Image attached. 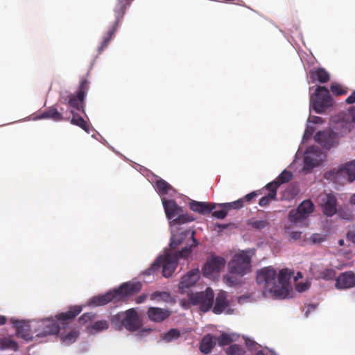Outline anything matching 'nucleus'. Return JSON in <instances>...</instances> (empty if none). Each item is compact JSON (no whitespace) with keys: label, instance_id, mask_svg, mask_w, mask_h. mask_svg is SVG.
I'll list each match as a JSON object with an SVG mask.
<instances>
[{"label":"nucleus","instance_id":"39","mask_svg":"<svg viewBox=\"0 0 355 355\" xmlns=\"http://www.w3.org/2000/svg\"><path fill=\"white\" fill-rule=\"evenodd\" d=\"M79 336V332L76 330H72L67 334L61 337L62 340L67 345L71 344L76 341Z\"/></svg>","mask_w":355,"mask_h":355},{"label":"nucleus","instance_id":"51","mask_svg":"<svg viewBox=\"0 0 355 355\" xmlns=\"http://www.w3.org/2000/svg\"><path fill=\"white\" fill-rule=\"evenodd\" d=\"M259 195L258 191H252L247 195H245L243 198L241 199H243V203L245 202L250 203L253 198H254L256 196Z\"/></svg>","mask_w":355,"mask_h":355},{"label":"nucleus","instance_id":"21","mask_svg":"<svg viewBox=\"0 0 355 355\" xmlns=\"http://www.w3.org/2000/svg\"><path fill=\"white\" fill-rule=\"evenodd\" d=\"M343 177L349 182L355 180V160L345 164L336 173V178Z\"/></svg>","mask_w":355,"mask_h":355},{"label":"nucleus","instance_id":"46","mask_svg":"<svg viewBox=\"0 0 355 355\" xmlns=\"http://www.w3.org/2000/svg\"><path fill=\"white\" fill-rule=\"evenodd\" d=\"M96 315L93 313H85L78 319L80 324H85L89 321H92Z\"/></svg>","mask_w":355,"mask_h":355},{"label":"nucleus","instance_id":"58","mask_svg":"<svg viewBox=\"0 0 355 355\" xmlns=\"http://www.w3.org/2000/svg\"><path fill=\"white\" fill-rule=\"evenodd\" d=\"M349 113L352 119V121L355 122V106H352L349 107Z\"/></svg>","mask_w":355,"mask_h":355},{"label":"nucleus","instance_id":"37","mask_svg":"<svg viewBox=\"0 0 355 355\" xmlns=\"http://www.w3.org/2000/svg\"><path fill=\"white\" fill-rule=\"evenodd\" d=\"M192 220H193V218L189 216L188 214H179L176 217H175L172 220L171 223L172 225H180Z\"/></svg>","mask_w":355,"mask_h":355},{"label":"nucleus","instance_id":"45","mask_svg":"<svg viewBox=\"0 0 355 355\" xmlns=\"http://www.w3.org/2000/svg\"><path fill=\"white\" fill-rule=\"evenodd\" d=\"M304 164L306 167L310 168H313V167L318 166V163L317 159L313 158L311 156L309 155H306L304 157Z\"/></svg>","mask_w":355,"mask_h":355},{"label":"nucleus","instance_id":"15","mask_svg":"<svg viewBox=\"0 0 355 355\" xmlns=\"http://www.w3.org/2000/svg\"><path fill=\"white\" fill-rule=\"evenodd\" d=\"M142 284L140 282H128L123 283L118 289L114 290L117 293V300L121 297L134 295L140 292Z\"/></svg>","mask_w":355,"mask_h":355},{"label":"nucleus","instance_id":"47","mask_svg":"<svg viewBox=\"0 0 355 355\" xmlns=\"http://www.w3.org/2000/svg\"><path fill=\"white\" fill-rule=\"evenodd\" d=\"M279 184H278L275 180L268 183L266 186V189L269 191V193H275V198L277 197V191L279 187Z\"/></svg>","mask_w":355,"mask_h":355},{"label":"nucleus","instance_id":"61","mask_svg":"<svg viewBox=\"0 0 355 355\" xmlns=\"http://www.w3.org/2000/svg\"><path fill=\"white\" fill-rule=\"evenodd\" d=\"M344 243H345V241H344V240H343V239H340V240L338 241V244H339V245L343 246V245H344Z\"/></svg>","mask_w":355,"mask_h":355},{"label":"nucleus","instance_id":"32","mask_svg":"<svg viewBox=\"0 0 355 355\" xmlns=\"http://www.w3.org/2000/svg\"><path fill=\"white\" fill-rule=\"evenodd\" d=\"M1 349H11L15 352L19 349L17 343L10 338H3L0 340Z\"/></svg>","mask_w":355,"mask_h":355},{"label":"nucleus","instance_id":"3","mask_svg":"<svg viewBox=\"0 0 355 355\" xmlns=\"http://www.w3.org/2000/svg\"><path fill=\"white\" fill-rule=\"evenodd\" d=\"M191 254V249L184 247L180 251L171 252L166 250L164 256H159L152 263L151 266L145 270L144 275H151L159 271L162 267V275L164 277H171L175 271L178 261L180 259H186Z\"/></svg>","mask_w":355,"mask_h":355},{"label":"nucleus","instance_id":"42","mask_svg":"<svg viewBox=\"0 0 355 355\" xmlns=\"http://www.w3.org/2000/svg\"><path fill=\"white\" fill-rule=\"evenodd\" d=\"M108 327L109 324L108 322L106 320L96 321L90 326V329L95 330L96 331H101L107 329Z\"/></svg>","mask_w":355,"mask_h":355},{"label":"nucleus","instance_id":"2","mask_svg":"<svg viewBox=\"0 0 355 355\" xmlns=\"http://www.w3.org/2000/svg\"><path fill=\"white\" fill-rule=\"evenodd\" d=\"M82 311L81 306H73L66 312L58 313L55 318H47L37 322L34 328L35 337L43 338L48 335L57 334L60 329V324L64 328L69 322L75 318Z\"/></svg>","mask_w":355,"mask_h":355},{"label":"nucleus","instance_id":"10","mask_svg":"<svg viewBox=\"0 0 355 355\" xmlns=\"http://www.w3.org/2000/svg\"><path fill=\"white\" fill-rule=\"evenodd\" d=\"M226 260L220 256L211 255L208 257L202 268V273L205 277H211L218 274L225 267Z\"/></svg>","mask_w":355,"mask_h":355},{"label":"nucleus","instance_id":"29","mask_svg":"<svg viewBox=\"0 0 355 355\" xmlns=\"http://www.w3.org/2000/svg\"><path fill=\"white\" fill-rule=\"evenodd\" d=\"M71 113L73 115L71 119H70L71 123L77 125L81 128L85 132H89L90 128L89 125L87 123V121H85V119L82 116L78 115L77 114H75L73 110H71Z\"/></svg>","mask_w":355,"mask_h":355},{"label":"nucleus","instance_id":"22","mask_svg":"<svg viewBox=\"0 0 355 355\" xmlns=\"http://www.w3.org/2000/svg\"><path fill=\"white\" fill-rule=\"evenodd\" d=\"M163 206L168 219H173L179 214L182 211V209L179 207L173 200H164L163 201Z\"/></svg>","mask_w":355,"mask_h":355},{"label":"nucleus","instance_id":"13","mask_svg":"<svg viewBox=\"0 0 355 355\" xmlns=\"http://www.w3.org/2000/svg\"><path fill=\"white\" fill-rule=\"evenodd\" d=\"M11 322L16 329L17 336L21 338L26 341H31L34 338V329L31 328V325L28 322L19 321L17 320H11Z\"/></svg>","mask_w":355,"mask_h":355},{"label":"nucleus","instance_id":"57","mask_svg":"<svg viewBox=\"0 0 355 355\" xmlns=\"http://www.w3.org/2000/svg\"><path fill=\"white\" fill-rule=\"evenodd\" d=\"M146 297H147L146 295H141L138 296L136 298V303L137 304L143 303L146 300Z\"/></svg>","mask_w":355,"mask_h":355},{"label":"nucleus","instance_id":"56","mask_svg":"<svg viewBox=\"0 0 355 355\" xmlns=\"http://www.w3.org/2000/svg\"><path fill=\"white\" fill-rule=\"evenodd\" d=\"M345 103L347 104H353L355 103V90L346 98Z\"/></svg>","mask_w":355,"mask_h":355},{"label":"nucleus","instance_id":"11","mask_svg":"<svg viewBox=\"0 0 355 355\" xmlns=\"http://www.w3.org/2000/svg\"><path fill=\"white\" fill-rule=\"evenodd\" d=\"M310 272L317 280L332 281L336 277V272L334 268H327L323 264L312 263L310 266Z\"/></svg>","mask_w":355,"mask_h":355},{"label":"nucleus","instance_id":"33","mask_svg":"<svg viewBox=\"0 0 355 355\" xmlns=\"http://www.w3.org/2000/svg\"><path fill=\"white\" fill-rule=\"evenodd\" d=\"M155 186L157 192L161 195L167 194L168 191L173 189L172 186L163 179L157 180Z\"/></svg>","mask_w":355,"mask_h":355},{"label":"nucleus","instance_id":"49","mask_svg":"<svg viewBox=\"0 0 355 355\" xmlns=\"http://www.w3.org/2000/svg\"><path fill=\"white\" fill-rule=\"evenodd\" d=\"M310 239L313 243H320L324 241V236L320 234H313Z\"/></svg>","mask_w":355,"mask_h":355},{"label":"nucleus","instance_id":"6","mask_svg":"<svg viewBox=\"0 0 355 355\" xmlns=\"http://www.w3.org/2000/svg\"><path fill=\"white\" fill-rule=\"evenodd\" d=\"M89 89V82L86 78L81 79L78 89L76 94H69L64 100V103L67 104L71 110H77L85 112V98Z\"/></svg>","mask_w":355,"mask_h":355},{"label":"nucleus","instance_id":"20","mask_svg":"<svg viewBox=\"0 0 355 355\" xmlns=\"http://www.w3.org/2000/svg\"><path fill=\"white\" fill-rule=\"evenodd\" d=\"M112 301H118L117 293L114 290L103 295L94 296L89 300V304L96 306H103Z\"/></svg>","mask_w":355,"mask_h":355},{"label":"nucleus","instance_id":"38","mask_svg":"<svg viewBox=\"0 0 355 355\" xmlns=\"http://www.w3.org/2000/svg\"><path fill=\"white\" fill-rule=\"evenodd\" d=\"M248 224L252 228L260 230L267 227L270 225V223L268 220L264 219L250 220L248 223Z\"/></svg>","mask_w":355,"mask_h":355},{"label":"nucleus","instance_id":"19","mask_svg":"<svg viewBox=\"0 0 355 355\" xmlns=\"http://www.w3.org/2000/svg\"><path fill=\"white\" fill-rule=\"evenodd\" d=\"M171 311L167 309L159 307H149L147 315L150 320L155 322H162L171 315Z\"/></svg>","mask_w":355,"mask_h":355},{"label":"nucleus","instance_id":"50","mask_svg":"<svg viewBox=\"0 0 355 355\" xmlns=\"http://www.w3.org/2000/svg\"><path fill=\"white\" fill-rule=\"evenodd\" d=\"M339 216L345 220H351L353 218V214L349 210H340Z\"/></svg>","mask_w":355,"mask_h":355},{"label":"nucleus","instance_id":"31","mask_svg":"<svg viewBox=\"0 0 355 355\" xmlns=\"http://www.w3.org/2000/svg\"><path fill=\"white\" fill-rule=\"evenodd\" d=\"M152 301L168 302L171 300V296L170 293L166 291H155L150 296Z\"/></svg>","mask_w":355,"mask_h":355},{"label":"nucleus","instance_id":"12","mask_svg":"<svg viewBox=\"0 0 355 355\" xmlns=\"http://www.w3.org/2000/svg\"><path fill=\"white\" fill-rule=\"evenodd\" d=\"M127 4L124 3L122 1H120L117 3L115 8V14H116V21L113 25L112 28L107 33V35L103 38L101 46L99 47L98 51H102L107 44H109L111 38L114 35L119 21L123 18L125 10H126Z\"/></svg>","mask_w":355,"mask_h":355},{"label":"nucleus","instance_id":"55","mask_svg":"<svg viewBox=\"0 0 355 355\" xmlns=\"http://www.w3.org/2000/svg\"><path fill=\"white\" fill-rule=\"evenodd\" d=\"M301 236H302V232H297V231L291 232L290 234V236L291 237V239H293L294 240L300 239Z\"/></svg>","mask_w":355,"mask_h":355},{"label":"nucleus","instance_id":"63","mask_svg":"<svg viewBox=\"0 0 355 355\" xmlns=\"http://www.w3.org/2000/svg\"><path fill=\"white\" fill-rule=\"evenodd\" d=\"M311 134V132H309L308 130H306L304 135V137H305L306 135L309 136Z\"/></svg>","mask_w":355,"mask_h":355},{"label":"nucleus","instance_id":"7","mask_svg":"<svg viewBox=\"0 0 355 355\" xmlns=\"http://www.w3.org/2000/svg\"><path fill=\"white\" fill-rule=\"evenodd\" d=\"M310 101L313 109L318 114L323 113L332 105V98L328 89L324 86H318L314 96H311Z\"/></svg>","mask_w":355,"mask_h":355},{"label":"nucleus","instance_id":"54","mask_svg":"<svg viewBox=\"0 0 355 355\" xmlns=\"http://www.w3.org/2000/svg\"><path fill=\"white\" fill-rule=\"evenodd\" d=\"M346 237H347V241L355 243V232L354 231L348 232Z\"/></svg>","mask_w":355,"mask_h":355},{"label":"nucleus","instance_id":"48","mask_svg":"<svg viewBox=\"0 0 355 355\" xmlns=\"http://www.w3.org/2000/svg\"><path fill=\"white\" fill-rule=\"evenodd\" d=\"M221 208L220 210L214 211L212 216L219 219H223L227 216L228 211L226 208Z\"/></svg>","mask_w":355,"mask_h":355},{"label":"nucleus","instance_id":"8","mask_svg":"<svg viewBox=\"0 0 355 355\" xmlns=\"http://www.w3.org/2000/svg\"><path fill=\"white\" fill-rule=\"evenodd\" d=\"M214 293L211 288H207L204 292L191 293L189 301L192 305H199L200 311L207 312L212 307Z\"/></svg>","mask_w":355,"mask_h":355},{"label":"nucleus","instance_id":"1","mask_svg":"<svg viewBox=\"0 0 355 355\" xmlns=\"http://www.w3.org/2000/svg\"><path fill=\"white\" fill-rule=\"evenodd\" d=\"M292 272L288 269H282L277 275L272 267H265L257 272V282L263 285L264 293H268L271 297L277 299H285L289 297L292 288L290 279Z\"/></svg>","mask_w":355,"mask_h":355},{"label":"nucleus","instance_id":"64","mask_svg":"<svg viewBox=\"0 0 355 355\" xmlns=\"http://www.w3.org/2000/svg\"><path fill=\"white\" fill-rule=\"evenodd\" d=\"M255 355H266L262 350L259 351Z\"/></svg>","mask_w":355,"mask_h":355},{"label":"nucleus","instance_id":"17","mask_svg":"<svg viewBox=\"0 0 355 355\" xmlns=\"http://www.w3.org/2000/svg\"><path fill=\"white\" fill-rule=\"evenodd\" d=\"M334 279L335 286L338 289H347L355 286V273L352 271L342 272Z\"/></svg>","mask_w":355,"mask_h":355},{"label":"nucleus","instance_id":"25","mask_svg":"<svg viewBox=\"0 0 355 355\" xmlns=\"http://www.w3.org/2000/svg\"><path fill=\"white\" fill-rule=\"evenodd\" d=\"M40 119H49L54 121H68L69 117H64L57 108L53 106L46 109L39 116Z\"/></svg>","mask_w":355,"mask_h":355},{"label":"nucleus","instance_id":"28","mask_svg":"<svg viewBox=\"0 0 355 355\" xmlns=\"http://www.w3.org/2000/svg\"><path fill=\"white\" fill-rule=\"evenodd\" d=\"M314 210V205L310 200H305L295 209H292L293 214H298L302 211L304 214L309 216Z\"/></svg>","mask_w":355,"mask_h":355},{"label":"nucleus","instance_id":"44","mask_svg":"<svg viewBox=\"0 0 355 355\" xmlns=\"http://www.w3.org/2000/svg\"><path fill=\"white\" fill-rule=\"evenodd\" d=\"M276 200V198H275V193L273 192L272 193H268V194L266 195L265 196L262 197L259 200V205L261 206V207H266L268 205H269V203L272 200Z\"/></svg>","mask_w":355,"mask_h":355},{"label":"nucleus","instance_id":"30","mask_svg":"<svg viewBox=\"0 0 355 355\" xmlns=\"http://www.w3.org/2000/svg\"><path fill=\"white\" fill-rule=\"evenodd\" d=\"M307 216L304 214L302 211H300L298 214H293L292 210L290 211L288 214V220L291 223H295V225H304L305 226L308 225V223L306 222Z\"/></svg>","mask_w":355,"mask_h":355},{"label":"nucleus","instance_id":"5","mask_svg":"<svg viewBox=\"0 0 355 355\" xmlns=\"http://www.w3.org/2000/svg\"><path fill=\"white\" fill-rule=\"evenodd\" d=\"M111 320L119 329L123 327L130 331H137L141 326L137 312L135 309L120 312L114 315Z\"/></svg>","mask_w":355,"mask_h":355},{"label":"nucleus","instance_id":"26","mask_svg":"<svg viewBox=\"0 0 355 355\" xmlns=\"http://www.w3.org/2000/svg\"><path fill=\"white\" fill-rule=\"evenodd\" d=\"M189 205L192 211L202 214L209 213L215 208L214 205L194 200L191 201Z\"/></svg>","mask_w":355,"mask_h":355},{"label":"nucleus","instance_id":"4","mask_svg":"<svg viewBox=\"0 0 355 355\" xmlns=\"http://www.w3.org/2000/svg\"><path fill=\"white\" fill-rule=\"evenodd\" d=\"M252 256L249 251L241 250L236 253L228 263L229 271L239 276H244L251 272Z\"/></svg>","mask_w":355,"mask_h":355},{"label":"nucleus","instance_id":"34","mask_svg":"<svg viewBox=\"0 0 355 355\" xmlns=\"http://www.w3.org/2000/svg\"><path fill=\"white\" fill-rule=\"evenodd\" d=\"M180 335V331L178 329H171L164 334L162 340L166 343H170L179 338Z\"/></svg>","mask_w":355,"mask_h":355},{"label":"nucleus","instance_id":"27","mask_svg":"<svg viewBox=\"0 0 355 355\" xmlns=\"http://www.w3.org/2000/svg\"><path fill=\"white\" fill-rule=\"evenodd\" d=\"M310 77L313 81H318L320 83H326L330 79L329 73L323 68L312 69L309 71Z\"/></svg>","mask_w":355,"mask_h":355},{"label":"nucleus","instance_id":"14","mask_svg":"<svg viewBox=\"0 0 355 355\" xmlns=\"http://www.w3.org/2000/svg\"><path fill=\"white\" fill-rule=\"evenodd\" d=\"M321 207L323 214L328 216H333L337 213V199L331 193H325L320 196Z\"/></svg>","mask_w":355,"mask_h":355},{"label":"nucleus","instance_id":"59","mask_svg":"<svg viewBox=\"0 0 355 355\" xmlns=\"http://www.w3.org/2000/svg\"><path fill=\"white\" fill-rule=\"evenodd\" d=\"M6 322V318L5 316L0 315V325L4 324Z\"/></svg>","mask_w":355,"mask_h":355},{"label":"nucleus","instance_id":"18","mask_svg":"<svg viewBox=\"0 0 355 355\" xmlns=\"http://www.w3.org/2000/svg\"><path fill=\"white\" fill-rule=\"evenodd\" d=\"M200 278V271L198 268H194L189 271L182 277L179 284V290L184 293L185 289L189 288L196 284Z\"/></svg>","mask_w":355,"mask_h":355},{"label":"nucleus","instance_id":"62","mask_svg":"<svg viewBox=\"0 0 355 355\" xmlns=\"http://www.w3.org/2000/svg\"><path fill=\"white\" fill-rule=\"evenodd\" d=\"M218 227L223 229H226L227 227V225H218Z\"/></svg>","mask_w":355,"mask_h":355},{"label":"nucleus","instance_id":"24","mask_svg":"<svg viewBox=\"0 0 355 355\" xmlns=\"http://www.w3.org/2000/svg\"><path fill=\"white\" fill-rule=\"evenodd\" d=\"M227 295L225 291H220L216 296L215 305L213 307V312L216 314L222 313L228 306Z\"/></svg>","mask_w":355,"mask_h":355},{"label":"nucleus","instance_id":"23","mask_svg":"<svg viewBox=\"0 0 355 355\" xmlns=\"http://www.w3.org/2000/svg\"><path fill=\"white\" fill-rule=\"evenodd\" d=\"M216 338L210 334H207L202 338L200 343L199 349L202 353L208 354L211 353L216 346Z\"/></svg>","mask_w":355,"mask_h":355},{"label":"nucleus","instance_id":"9","mask_svg":"<svg viewBox=\"0 0 355 355\" xmlns=\"http://www.w3.org/2000/svg\"><path fill=\"white\" fill-rule=\"evenodd\" d=\"M195 232L190 230H186L178 234L172 235L170 242V249L173 252L179 245L185 244L184 247H188L191 250L193 247L198 245V241L194 237Z\"/></svg>","mask_w":355,"mask_h":355},{"label":"nucleus","instance_id":"35","mask_svg":"<svg viewBox=\"0 0 355 355\" xmlns=\"http://www.w3.org/2000/svg\"><path fill=\"white\" fill-rule=\"evenodd\" d=\"M243 206V199L241 198L232 202H227L219 205L220 207L226 208L227 211L230 209H239Z\"/></svg>","mask_w":355,"mask_h":355},{"label":"nucleus","instance_id":"43","mask_svg":"<svg viewBox=\"0 0 355 355\" xmlns=\"http://www.w3.org/2000/svg\"><path fill=\"white\" fill-rule=\"evenodd\" d=\"M244 351L242 349V348L234 344L230 345L227 349H226V354L227 355H243Z\"/></svg>","mask_w":355,"mask_h":355},{"label":"nucleus","instance_id":"40","mask_svg":"<svg viewBox=\"0 0 355 355\" xmlns=\"http://www.w3.org/2000/svg\"><path fill=\"white\" fill-rule=\"evenodd\" d=\"M216 341L220 346H225L230 345L233 341V338L231 335L227 333H223L216 338Z\"/></svg>","mask_w":355,"mask_h":355},{"label":"nucleus","instance_id":"16","mask_svg":"<svg viewBox=\"0 0 355 355\" xmlns=\"http://www.w3.org/2000/svg\"><path fill=\"white\" fill-rule=\"evenodd\" d=\"M314 139L322 148L330 149L334 147L336 141V134L331 130L318 132L315 134Z\"/></svg>","mask_w":355,"mask_h":355},{"label":"nucleus","instance_id":"53","mask_svg":"<svg viewBox=\"0 0 355 355\" xmlns=\"http://www.w3.org/2000/svg\"><path fill=\"white\" fill-rule=\"evenodd\" d=\"M223 280L224 282H225L226 284L229 285V286H233L236 284L235 282V280H234V278L232 277V276L230 275H225L224 277H223Z\"/></svg>","mask_w":355,"mask_h":355},{"label":"nucleus","instance_id":"60","mask_svg":"<svg viewBox=\"0 0 355 355\" xmlns=\"http://www.w3.org/2000/svg\"><path fill=\"white\" fill-rule=\"evenodd\" d=\"M349 202L350 204L355 205V193L350 197Z\"/></svg>","mask_w":355,"mask_h":355},{"label":"nucleus","instance_id":"36","mask_svg":"<svg viewBox=\"0 0 355 355\" xmlns=\"http://www.w3.org/2000/svg\"><path fill=\"white\" fill-rule=\"evenodd\" d=\"M293 177L291 171L284 170L279 175L275 180L279 185L288 182Z\"/></svg>","mask_w":355,"mask_h":355},{"label":"nucleus","instance_id":"41","mask_svg":"<svg viewBox=\"0 0 355 355\" xmlns=\"http://www.w3.org/2000/svg\"><path fill=\"white\" fill-rule=\"evenodd\" d=\"M330 88L332 93L336 96L345 95L347 93V89L338 83H332Z\"/></svg>","mask_w":355,"mask_h":355},{"label":"nucleus","instance_id":"52","mask_svg":"<svg viewBox=\"0 0 355 355\" xmlns=\"http://www.w3.org/2000/svg\"><path fill=\"white\" fill-rule=\"evenodd\" d=\"M309 288V284L306 282H300L295 286V288L298 292H304Z\"/></svg>","mask_w":355,"mask_h":355}]
</instances>
